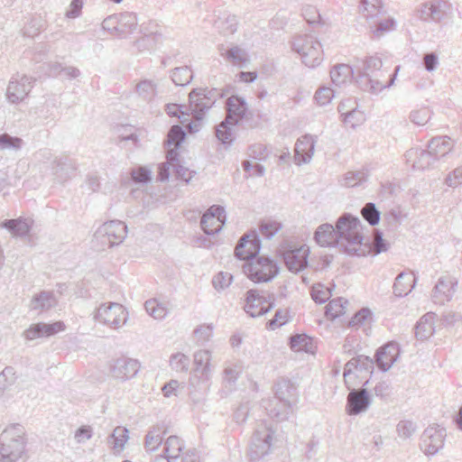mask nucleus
I'll return each mask as SVG.
<instances>
[{"label": "nucleus", "instance_id": "72a5a7b5", "mask_svg": "<svg viewBox=\"0 0 462 462\" xmlns=\"http://www.w3.org/2000/svg\"><path fill=\"white\" fill-rule=\"evenodd\" d=\"M57 303L52 291H43L36 294L31 301V309L39 312L46 311Z\"/></svg>", "mask_w": 462, "mask_h": 462}, {"label": "nucleus", "instance_id": "f257e3e1", "mask_svg": "<svg viewBox=\"0 0 462 462\" xmlns=\"http://www.w3.org/2000/svg\"><path fill=\"white\" fill-rule=\"evenodd\" d=\"M382 68L383 61L381 58L377 56L366 58L362 70H359L355 78L357 87L364 91L377 94L383 89L393 86L399 70V66L395 68L393 73L388 75V79H385L388 71Z\"/></svg>", "mask_w": 462, "mask_h": 462}, {"label": "nucleus", "instance_id": "423d86ee", "mask_svg": "<svg viewBox=\"0 0 462 462\" xmlns=\"http://www.w3.org/2000/svg\"><path fill=\"white\" fill-rule=\"evenodd\" d=\"M127 236V226L121 220H110L102 224L95 232L94 239L104 247H113L124 242Z\"/></svg>", "mask_w": 462, "mask_h": 462}, {"label": "nucleus", "instance_id": "603ef678", "mask_svg": "<svg viewBox=\"0 0 462 462\" xmlns=\"http://www.w3.org/2000/svg\"><path fill=\"white\" fill-rule=\"evenodd\" d=\"M210 352L208 350H199L194 354V363L197 370H201L202 374H207L209 371Z\"/></svg>", "mask_w": 462, "mask_h": 462}, {"label": "nucleus", "instance_id": "a878e982", "mask_svg": "<svg viewBox=\"0 0 462 462\" xmlns=\"http://www.w3.org/2000/svg\"><path fill=\"white\" fill-rule=\"evenodd\" d=\"M51 165L52 173L60 181L68 180L76 171L75 162L68 156L56 157Z\"/></svg>", "mask_w": 462, "mask_h": 462}, {"label": "nucleus", "instance_id": "a211bd4d", "mask_svg": "<svg viewBox=\"0 0 462 462\" xmlns=\"http://www.w3.org/2000/svg\"><path fill=\"white\" fill-rule=\"evenodd\" d=\"M399 356V345L393 341L388 342L376 350L374 362L380 370L386 372L397 361Z\"/></svg>", "mask_w": 462, "mask_h": 462}, {"label": "nucleus", "instance_id": "3c124183", "mask_svg": "<svg viewBox=\"0 0 462 462\" xmlns=\"http://www.w3.org/2000/svg\"><path fill=\"white\" fill-rule=\"evenodd\" d=\"M170 365L176 372H187L189 366V358L182 353H176L170 357Z\"/></svg>", "mask_w": 462, "mask_h": 462}, {"label": "nucleus", "instance_id": "1a4fd4ad", "mask_svg": "<svg viewBox=\"0 0 462 462\" xmlns=\"http://www.w3.org/2000/svg\"><path fill=\"white\" fill-rule=\"evenodd\" d=\"M95 319L112 328H118L126 322L127 311L119 303L102 304L97 310Z\"/></svg>", "mask_w": 462, "mask_h": 462}, {"label": "nucleus", "instance_id": "0eeeda50", "mask_svg": "<svg viewBox=\"0 0 462 462\" xmlns=\"http://www.w3.org/2000/svg\"><path fill=\"white\" fill-rule=\"evenodd\" d=\"M245 311L252 318L261 317L275 305V296L272 292L250 289L245 292Z\"/></svg>", "mask_w": 462, "mask_h": 462}, {"label": "nucleus", "instance_id": "c756f323", "mask_svg": "<svg viewBox=\"0 0 462 462\" xmlns=\"http://www.w3.org/2000/svg\"><path fill=\"white\" fill-rule=\"evenodd\" d=\"M452 148L453 142L447 135L433 137L428 144L430 153H431L437 161L447 155Z\"/></svg>", "mask_w": 462, "mask_h": 462}, {"label": "nucleus", "instance_id": "6ab92c4d", "mask_svg": "<svg viewBox=\"0 0 462 462\" xmlns=\"http://www.w3.org/2000/svg\"><path fill=\"white\" fill-rule=\"evenodd\" d=\"M309 248L305 245L286 250L283 260L287 268L293 273H299L308 265Z\"/></svg>", "mask_w": 462, "mask_h": 462}, {"label": "nucleus", "instance_id": "e2e57ef3", "mask_svg": "<svg viewBox=\"0 0 462 462\" xmlns=\"http://www.w3.org/2000/svg\"><path fill=\"white\" fill-rule=\"evenodd\" d=\"M282 228V224L277 221L268 220L263 222L260 226V231L263 236L267 239L272 238Z\"/></svg>", "mask_w": 462, "mask_h": 462}, {"label": "nucleus", "instance_id": "680f3d73", "mask_svg": "<svg viewBox=\"0 0 462 462\" xmlns=\"http://www.w3.org/2000/svg\"><path fill=\"white\" fill-rule=\"evenodd\" d=\"M351 99H347L346 101L340 102V104L337 106V110L341 116L343 117V121L346 124H349L351 127L356 126V123L351 120V117L356 116V114H359V111H357L356 108H352L350 110H346L347 103H350Z\"/></svg>", "mask_w": 462, "mask_h": 462}, {"label": "nucleus", "instance_id": "5701e85b", "mask_svg": "<svg viewBox=\"0 0 462 462\" xmlns=\"http://www.w3.org/2000/svg\"><path fill=\"white\" fill-rule=\"evenodd\" d=\"M314 239L320 246L339 248L336 226L329 223H325L318 226L314 233Z\"/></svg>", "mask_w": 462, "mask_h": 462}, {"label": "nucleus", "instance_id": "69168bd1", "mask_svg": "<svg viewBox=\"0 0 462 462\" xmlns=\"http://www.w3.org/2000/svg\"><path fill=\"white\" fill-rule=\"evenodd\" d=\"M334 97V90L328 87L319 88L314 96L315 100L319 106L328 105Z\"/></svg>", "mask_w": 462, "mask_h": 462}, {"label": "nucleus", "instance_id": "f704fd0d", "mask_svg": "<svg viewBox=\"0 0 462 462\" xmlns=\"http://www.w3.org/2000/svg\"><path fill=\"white\" fill-rule=\"evenodd\" d=\"M274 397L282 402L291 404V399L295 395L296 388L288 379H281L274 385Z\"/></svg>", "mask_w": 462, "mask_h": 462}, {"label": "nucleus", "instance_id": "bf43d9fd", "mask_svg": "<svg viewBox=\"0 0 462 462\" xmlns=\"http://www.w3.org/2000/svg\"><path fill=\"white\" fill-rule=\"evenodd\" d=\"M372 319V311L368 308L358 310L348 321V327H359L365 325V321Z\"/></svg>", "mask_w": 462, "mask_h": 462}, {"label": "nucleus", "instance_id": "412c9836", "mask_svg": "<svg viewBox=\"0 0 462 462\" xmlns=\"http://www.w3.org/2000/svg\"><path fill=\"white\" fill-rule=\"evenodd\" d=\"M64 329L65 325L62 321H56L52 324L39 322L30 326V328L24 331L23 335L27 340H33L38 337L53 336Z\"/></svg>", "mask_w": 462, "mask_h": 462}, {"label": "nucleus", "instance_id": "dca6fc26", "mask_svg": "<svg viewBox=\"0 0 462 462\" xmlns=\"http://www.w3.org/2000/svg\"><path fill=\"white\" fill-rule=\"evenodd\" d=\"M452 11L451 5L446 0H431L422 5L420 18L440 22L448 18Z\"/></svg>", "mask_w": 462, "mask_h": 462}, {"label": "nucleus", "instance_id": "c03bdc74", "mask_svg": "<svg viewBox=\"0 0 462 462\" xmlns=\"http://www.w3.org/2000/svg\"><path fill=\"white\" fill-rule=\"evenodd\" d=\"M171 79L176 86H186L193 79V73L189 67L181 66L171 71Z\"/></svg>", "mask_w": 462, "mask_h": 462}, {"label": "nucleus", "instance_id": "7c9ffc66", "mask_svg": "<svg viewBox=\"0 0 462 462\" xmlns=\"http://www.w3.org/2000/svg\"><path fill=\"white\" fill-rule=\"evenodd\" d=\"M435 318L436 313L430 311L420 319L415 326V337L418 340H425L433 335Z\"/></svg>", "mask_w": 462, "mask_h": 462}, {"label": "nucleus", "instance_id": "4468645a", "mask_svg": "<svg viewBox=\"0 0 462 462\" xmlns=\"http://www.w3.org/2000/svg\"><path fill=\"white\" fill-rule=\"evenodd\" d=\"M261 250V240L255 232L245 234L237 242L235 256L246 262L254 261Z\"/></svg>", "mask_w": 462, "mask_h": 462}, {"label": "nucleus", "instance_id": "e433bc0d", "mask_svg": "<svg viewBox=\"0 0 462 462\" xmlns=\"http://www.w3.org/2000/svg\"><path fill=\"white\" fill-rule=\"evenodd\" d=\"M214 218L217 219L221 224L226 222V215L224 207L220 205H212L208 208V210L203 214L200 220L201 229H208L209 221H214Z\"/></svg>", "mask_w": 462, "mask_h": 462}, {"label": "nucleus", "instance_id": "f8f14e48", "mask_svg": "<svg viewBox=\"0 0 462 462\" xmlns=\"http://www.w3.org/2000/svg\"><path fill=\"white\" fill-rule=\"evenodd\" d=\"M446 436L445 428L439 425L427 427L420 438V449L428 456L437 454L444 447Z\"/></svg>", "mask_w": 462, "mask_h": 462}, {"label": "nucleus", "instance_id": "20e7f679", "mask_svg": "<svg viewBox=\"0 0 462 462\" xmlns=\"http://www.w3.org/2000/svg\"><path fill=\"white\" fill-rule=\"evenodd\" d=\"M292 50L298 52L302 62L310 67L315 68L320 64L323 59V51L320 42L311 34H301L294 38Z\"/></svg>", "mask_w": 462, "mask_h": 462}, {"label": "nucleus", "instance_id": "37998d69", "mask_svg": "<svg viewBox=\"0 0 462 462\" xmlns=\"http://www.w3.org/2000/svg\"><path fill=\"white\" fill-rule=\"evenodd\" d=\"M367 178V170L363 169L360 171H348L344 174L341 180V185L347 188H353L361 185L363 182L366 181Z\"/></svg>", "mask_w": 462, "mask_h": 462}, {"label": "nucleus", "instance_id": "de8ad7c7", "mask_svg": "<svg viewBox=\"0 0 462 462\" xmlns=\"http://www.w3.org/2000/svg\"><path fill=\"white\" fill-rule=\"evenodd\" d=\"M185 136L186 133L181 126L178 125H172L168 132L165 144L169 147L174 146L175 148H179L184 141Z\"/></svg>", "mask_w": 462, "mask_h": 462}, {"label": "nucleus", "instance_id": "6e6552de", "mask_svg": "<svg viewBox=\"0 0 462 462\" xmlns=\"http://www.w3.org/2000/svg\"><path fill=\"white\" fill-rule=\"evenodd\" d=\"M223 97L224 93L218 88H193L189 94L190 109L193 112L206 113L218 98Z\"/></svg>", "mask_w": 462, "mask_h": 462}, {"label": "nucleus", "instance_id": "338daca9", "mask_svg": "<svg viewBox=\"0 0 462 462\" xmlns=\"http://www.w3.org/2000/svg\"><path fill=\"white\" fill-rule=\"evenodd\" d=\"M111 437L114 439V448L121 450L128 439V430L125 428H116L114 430Z\"/></svg>", "mask_w": 462, "mask_h": 462}, {"label": "nucleus", "instance_id": "09e8293b", "mask_svg": "<svg viewBox=\"0 0 462 462\" xmlns=\"http://www.w3.org/2000/svg\"><path fill=\"white\" fill-rule=\"evenodd\" d=\"M215 20V26L217 29H236L238 25L237 17L226 12H219Z\"/></svg>", "mask_w": 462, "mask_h": 462}, {"label": "nucleus", "instance_id": "f3484780", "mask_svg": "<svg viewBox=\"0 0 462 462\" xmlns=\"http://www.w3.org/2000/svg\"><path fill=\"white\" fill-rule=\"evenodd\" d=\"M457 286V280L450 275L441 276L432 290L434 303L444 305L451 300Z\"/></svg>", "mask_w": 462, "mask_h": 462}, {"label": "nucleus", "instance_id": "9d476101", "mask_svg": "<svg viewBox=\"0 0 462 462\" xmlns=\"http://www.w3.org/2000/svg\"><path fill=\"white\" fill-rule=\"evenodd\" d=\"M36 79L27 75H14L9 80L6 97L9 102L18 104L22 102L31 92Z\"/></svg>", "mask_w": 462, "mask_h": 462}, {"label": "nucleus", "instance_id": "49530a36", "mask_svg": "<svg viewBox=\"0 0 462 462\" xmlns=\"http://www.w3.org/2000/svg\"><path fill=\"white\" fill-rule=\"evenodd\" d=\"M144 308L146 312L155 319H163L167 313V308L160 303L156 299H150L145 301Z\"/></svg>", "mask_w": 462, "mask_h": 462}, {"label": "nucleus", "instance_id": "a18cd8bd", "mask_svg": "<svg viewBox=\"0 0 462 462\" xmlns=\"http://www.w3.org/2000/svg\"><path fill=\"white\" fill-rule=\"evenodd\" d=\"M135 91L140 97L149 102L156 96V85L152 80L144 79L136 85Z\"/></svg>", "mask_w": 462, "mask_h": 462}, {"label": "nucleus", "instance_id": "8fccbe9b", "mask_svg": "<svg viewBox=\"0 0 462 462\" xmlns=\"http://www.w3.org/2000/svg\"><path fill=\"white\" fill-rule=\"evenodd\" d=\"M361 215L370 226H376L380 221L381 213L372 202H368L363 207Z\"/></svg>", "mask_w": 462, "mask_h": 462}, {"label": "nucleus", "instance_id": "ddd939ff", "mask_svg": "<svg viewBox=\"0 0 462 462\" xmlns=\"http://www.w3.org/2000/svg\"><path fill=\"white\" fill-rule=\"evenodd\" d=\"M369 380H366L360 390L355 389L353 384H350L349 393L346 398V410L349 415H358L365 412L370 406L372 399L365 386L368 384Z\"/></svg>", "mask_w": 462, "mask_h": 462}, {"label": "nucleus", "instance_id": "0e129e2a", "mask_svg": "<svg viewBox=\"0 0 462 462\" xmlns=\"http://www.w3.org/2000/svg\"><path fill=\"white\" fill-rule=\"evenodd\" d=\"M287 313V310L281 309L277 310L274 317L266 323V328L268 329L274 330L275 328L284 325L288 321Z\"/></svg>", "mask_w": 462, "mask_h": 462}, {"label": "nucleus", "instance_id": "473e14b6", "mask_svg": "<svg viewBox=\"0 0 462 462\" xmlns=\"http://www.w3.org/2000/svg\"><path fill=\"white\" fill-rule=\"evenodd\" d=\"M330 79L335 86L340 87L354 79V69L347 64H337L331 69Z\"/></svg>", "mask_w": 462, "mask_h": 462}, {"label": "nucleus", "instance_id": "79ce46f5", "mask_svg": "<svg viewBox=\"0 0 462 462\" xmlns=\"http://www.w3.org/2000/svg\"><path fill=\"white\" fill-rule=\"evenodd\" d=\"M231 125H234L232 121L225 118V120L216 127V136L223 144H231L236 138Z\"/></svg>", "mask_w": 462, "mask_h": 462}, {"label": "nucleus", "instance_id": "393cba45", "mask_svg": "<svg viewBox=\"0 0 462 462\" xmlns=\"http://www.w3.org/2000/svg\"><path fill=\"white\" fill-rule=\"evenodd\" d=\"M407 161L413 158L412 168L414 170H428L432 167L437 161L429 150H422L420 148H412L406 152Z\"/></svg>", "mask_w": 462, "mask_h": 462}, {"label": "nucleus", "instance_id": "ea45409f", "mask_svg": "<svg viewBox=\"0 0 462 462\" xmlns=\"http://www.w3.org/2000/svg\"><path fill=\"white\" fill-rule=\"evenodd\" d=\"M183 448V441L179 437L172 435L168 437L164 442L163 454L176 462Z\"/></svg>", "mask_w": 462, "mask_h": 462}, {"label": "nucleus", "instance_id": "c85d7f7f", "mask_svg": "<svg viewBox=\"0 0 462 462\" xmlns=\"http://www.w3.org/2000/svg\"><path fill=\"white\" fill-rule=\"evenodd\" d=\"M167 433L166 425L158 423L148 430L144 438V448L148 452L155 451L162 443L163 437Z\"/></svg>", "mask_w": 462, "mask_h": 462}, {"label": "nucleus", "instance_id": "052dcab7", "mask_svg": "<svg viewBox=\"0 0 462 462\" xmlns=\"http://www.w3.org/2000/svg\"><path fill=\"white\" fill-rule=\"evenodd\" d=\"M232 280L231 273L220 272L213 277L212 284L217 291H222L231 284Z\"/></svg>", "mask_w": 462, "mask_h": 462}, {"label": "nucleus", "instance_id": "2eb2a0df", "mask_svg": "<svg viewBox=\"0 0 462 462\" xmlns=\"http://www.w3.org/2000/svg\"><path fill=\"white\" fill-rule=\"evenodd\" d=\"M140 369L138 360L121 356L113 359L109 364V373L112 377L121 381H127L134 377Z\"/></svg>", "mask_w": 462, "mask_h": 462}, {"label": "nucleus", "instance_id": "f03ea898", "mask_svg": "<svg viewBox=\"0 0 462 462\" xmlns=\"http://www.w3.org/2000/svg\"><path fill=\"white\" fill-rule=\"evenodd\" d=\"M340 251L349 255H365L362 248V224L358 217L349 213H344L336 222Z\"/></svg>", "mask_w": 462, "mask_h": 462}, {"label": "nucleus", "instance_id": "7ed1b4c3", "mask_svg": "<svg viewBox=\"0 0 462 462\" xmlns=\"http://www.w3.org/2000/svg\"><path fill=\"white\" fill-rule=\"evenodd\" d=\"M25 430L12 424L0 434V462H17L25 453Z\"/></svg>", "mask_w": 462, "mask_h": 462}, {"label": "nucleus", "instance_id": "b1692460", "mask_svg": "<svg viewBox=\"0 0 462 462\" xmlns=\"http://www.w3.org/2000/svg\"><path fill=\"white\" fill-rule=\"evenodd\" d=\"M227 116L226 119L232 121L236 125L244 117H246L247 105L244 98L238 96H231L226 103Z\"/></svg>", "mask_w": 462, "mask_h": 462}, {"label": "nucleus", "instance_id": "13d9d810", "mask_svg": "<svg viewBox=\"0 0 462 462\" xmlns=\"http://www.w3.org/2000/svg\"><path fill=\"white\" fill-rule=\"evenodd\" d=\"M431 116V111L428 107H420L410 114L411 121L417 125H426Z\"/></svg>", "mask_w": 462, "mask_h": 462}, {"label": "nucleus", "instance_id": "aec40b11", "mask_svg": "<svg viewBox=\"0 0 462 462\" xmlns=\"http://www.w3.org/2000/svg\"><path fill=\"white\" fill-rule=\"evenodd\" d=\"M138 18L134 13L115 14L106 17L101 23V29H134L138 25Z\"/></svg>", "mask_w": 462, "mask_h": 462}, {"label": "nucleus", "instance_id": "cd10ccee", "mask_svg": "<svg viewBox=\"0 0 462 462\" xmlns=\"http://www.w3.org/2000/svg\"><path fill=\"white\" fill-rule=\"evenodd\" d=\"M268 416L276 421H282L288 419L291 410V404L282 402L277 399L263 401Z\"/></svg>", "mask_w": 462, "mask_h": 462}, {"label": "nucleus", "instance_id": "a19ab883", "mask_svg": "<svg viewBox=\"0 0 462 462\" xmlns=\"http://www.w3.org/2000/svg\"><path fill=\"white\" fill-rule=\"evenodd\" d=\"M348 304L347 300L338 297L331 300L325 307V315L328 319H335L345 314L346 305Z\"/></svg>", "mask_w": 462, "mask_h": 462}, {"label": "nucleus", "instance_id": "4c0bfd02", "mask_svg": "<svg viewBox=\"0 0 462 462\" xmlns=\"http://www.w3.org/2000/svg\"><path fill=\"white\" fill-rule=\"evenodd\" d=\"M359 11L366 20L374 19L383 12V5L382 0H361Z\"/></svg>", "mask_w": 462, "mask_h": 462}, {"label": "nucleus", "instance_id": "864d4df0", "mask_svg": "<svg viewBox=\"0 0 462 462\" xmlns=\"http://www.w3.org/2000/svg\"><path fill=\"white\" fill-rule=\"evenodd\" d=\"M416 424L410 420H402L396 425V432L398 437L402 439H410L416 431Z\"/></svg>", "mask_w": 462, "mask_h": 462}, {"label": "nucleus", "instance_id": "bb28decb", "mask_svg": "<svg viewBox=\"0 0 462 462\" xmlns=\"http://www.w3.org/2000/svg\"><path fill=\"white\" fill-rule=\"evenodd\" d=\"M33 223L34 221L31 217H20L14 219H5L0 224V226L7 229L14 236H24L31 231Z\"/></svg>", "mask_w": 462, "mask_h": 462}, {"label": "nucleus", "instance_id": "c9c22d12", "mask_svg": "<svg viewBox=\"0 0 462 462\" xmlns=\"http://www.w3.org/2000/svg\"><path fill=\"white\" fill-rule=\"evenodd\" d=\"M221 55L224 56L227 61L231 62V64L240 68L245 67V64L249 62L247 51L239 46L227 48L225 53L221 52Z\"/></svg>", "mask_w": 462, "mask_h": 462}, {"label": "nucleus", "instance_id": "2f4dec72", "mask_svg": "<svg viewBox=\"0 0 462 462\" xmlns=\"http://www.w3.org/2000/svg\"><path fill=\"white\" fill-rule=\"evenodd\" d=\"M416 282V277L412 273V277L410 274L402 272L395 278L393 290V293L397 297H403L407 295L411 289L414 287Z\"/></svg>", "mask_w": 462, "mask_h": 462}, {"label": "nucleus", "instance_id": "5fc2aeb1", "mask_svg": "<svg viewBox=\"0 0 462 462\" xmlns=\"http://www.w3.org/2000/svg\"><path fill=\"white\" fill-rule=\"evenodd\" d=\"M331 295L330 289L320 283L315 284L311 288V298L316 303H325Z\"/></svg>", "mask_w": 462, "mask_h": 462}, {"label": "nucleus", "instance_id": "6e6d98bb", "mask_svg": "<svg viewBox=\"0 0 462 462\" xmlns=\"http://www.w3.org/2000/svg\"><path fill=\"white\" fill-rule=\"evenodd\" d=\"M130 174L133 181L135 183L147 184L152 180L151 171L143 166L133 168Z\"/></svg>", "mask_w": 462, "mask_h": 462}, {"label": "nucleus", "instance_id": "58836bf2", "mask_svg": "<svg viewBox=\"0 0 462 462\" xmlns=\"http://www.w3.org/2000/svg\"><path fill=\"white\" fill-rule=\"evenodd\" d=\"M290 347L291 350L299 352L312 353L314 349L313 338L307 334H295L290 337Z\"/></svg>", "mask_w": 462, "mask_h": 462}, {"label": "nucleus", "instance_id": "9b49d317", "mask_svg": "<svg viewBox=\"0 0 462 462\" xmlns=\"http://www.w3.org/2000/svg\"><path fill=\"white\" fill-rule=\"evenodd\" d=\"M273 435V432L268 428L255 430L248 448V457L250 461L257 462L269 454L272 446Z\"/></svg>", "mask_w": 462, "mask_h": 462}, {"label": "nucleus", "instance_id": "774afa93", "mask_svg": "<svg viewBox=\"0 0 462 462\" xmlns=\"http://www.w3.org/2000/svg\"><path fill=\"white\" fill-rule=\"evenodd\" d=\"M402 213L400 209L393 208L383 215V221L389 228L394 229L401 224Z\"/></svg>", "mask_w": 462, "mask_h": 462}, {"label": "nucleus", "instance_id": "4d7b16f0", "mask_svg": "<svg viewBox=\"0 0 462 462\" xmlns=\"http://www.w3.org/2000/svg\"><path fill=\"white\" fill-rule=\"evenodd\" d=\"M23 141L17 136H11L8 134H0V150L14 149L20 150Z\"/></svg>", "mask_w": 462, "mask_h": 462}, {"label": "nucleus", "instance_id": "39448f33", "mask_svg": "<svg viewBox=\"0 0 462 462\" xmlns=\"http://www.w3.org/2000/svg\"><path fill=\"white\" fill-rule=\"evenodd\" d=\"M277 263L268 256H258L254 261L245 262L243 272L254 282H268L279 273Z\"/></svg>", "mask_w": 462, "mask_h": 462}, {"label": "nucleus", "instance_id": "4be33fe9", "mask_svg": "<svg viewBox=\"0 0 462 462\" xmlns=\"http://www.w3.org/2000/svg\"><path fill=\"white\" fill-rule=\"evenodd\" d=\"M315 143L316 140L310 134H305L297 140L294 148V161L296 164L300 165L310 161L314 153Z\"/></svg>", "mask_w": 462, "mask_h": 462}]
</instances>
